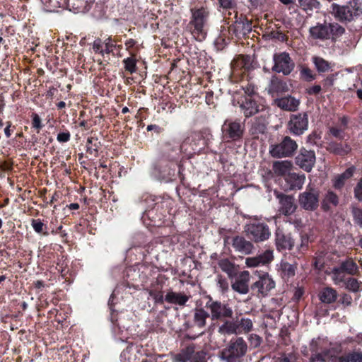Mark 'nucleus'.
Wrapping results in <instances>:
<instances>
[{
    "instance_id": "nucleus-12",
    "label": "nucleus",
    "mask_w": 362,
    "mask_h": 362,
    "mask_svg": "<svg viewBox=\"0 0 362 362\" xmlns=\"http://www.w3.org/2000/svg\"><path fill=\"white\" fill-rule=\"evenodd\" d=\"M276 196L279 199V212L281 214L290 216L296 211L297 205L295 203V199L293 196L281 193H277Z\"/></svg>"
},
{
    "instance_id": "nucleus-32",
    "label": "nucleus",
    "mask_w": 362,
    "mask_h": 362,
    "mask_svg": "<svg viewBox=\"0 0 362 362\" xmlns=\"http://www.w3.org/2000/svg\"><path fill=\"white\" fill-rule=\"evenodd\" d=\"M344 285L347 290L354 293L362 291V282L354 278H348Z\"/></svg>"
},
{
    "instance_id": "nucleus-27",
    "label": "nucleus",
    "mask_w": 362,
    "mask_h": 362,
    "mask_svg": "<svg viewBox=\"0 0 362 362\" xmlns=\"http://www.w3.org/2000/svg\"><path fill=\"white\" fill-rule=\"evenodd\" d=\"M218 264L221 269L223 272L226 273L230 279H233L237 276V267L228 259H222L219 260Z\"/></svg>"
},
{
    "instance_id": "nucleus-58",
    "label": "nucleus",
    "mask_w": 362,
    "mask_h": 362,
    "mask_svg": "<svg viewBox=\"0 0 362 362\" xmlns=\"http://www.w3.org/2000/svg\"><path fill=\"white\" fill-rule=\"evenodd\" d=\"M341 303L345 306H350L352 303L351 296L348 294H344L341 298Z\"/></svg>"
},
{
    "instance_id": "nucleus-22",
    "label": "nucleus",
    "mask_w": 362,
    "mask_h": 362,
    "mask_svg": "<svg viewBox=\"0 0 362 362\" xmlns=\"http://www.w3.org/2000/svg\"><path fill=\"white\" fill-rule=\"evenodd\" d=\"M332 14L337 20L340 21H351V14L349 13V10L348 9L346 5L339 6L334 4L332 6Z\"/></svg>"
},
{
    "instance_id": "nucleus-48",
    "label": "nucleus",
    "mask_w": 362,
    "mask_h": 362,
    "mask_svg": "<svg viewBox=\"0 0 362 362\" xmlns=\"http://www.w3.org/2000/svg\"><path fill=\"white\" fill-rule=\"evenodd\" d=\"M345 180L346 179L341 175H338L333 181L334 187L341 189L344 185Z\"/></svg>"
},
{
    "instance_id": "nucleus-47",
    "label": "nucleus",
    "mask_w": 362,
    "mask_h": 362,
    "mask_svg": "<svg viewBox=\"0 0 362 362\" xmlns=\"http://www.w3.org/2000/svg\"><path fill=\"white\" fill-rule=\"evenodd\" d=\"M93 49L95 52H98L102 56H104V49H102V41L100 39H97L93 42Z\"/></svg>"
},
{
    "instance_id": "nucleus-20",
    "label": "nucleus",
    "mask_w": 362,
    "mask_h": 362,
    "mask_svg": "<svg viewBox=\"0 0 362 362\" xmlns=\"http://www.w3.org/2000/svg\"><path fill=\"white\" fill-rule=\"evenodd\" d=\"M285 180L288 184L290 189H300L305 183V176L304 174L288 173Z\"/></svg>"
},
{
    "instance_id": "nucleus-60",
    "label": "nucleus",
    "mask_w": 362,
    "mask_h": 362,
    "mask_svg": "<svg viewBox=\"0 0 362 362\" xmlns=\"http://www.w3.org/2000/svg\"><path fill=\"white\" fill-rule=\"evenodd\" d=\"M220 6L223 8H229L231 7V0H218Z\"/></svg>"
},
{
    "instance_id": "nucleus-37",
    "label": "nucleus",
    "mask_w": 362,
    "mask_h": 362,
    "mask_svg": "<svg viewBox=\"0 0 362 362\" xmlns=\"http://www.w3.org/2000/svg\"><path fill=\"white\" fill-rule=\"evenodd\" d=\"M256 257L258 262H259V266L264 265L266 264L270 263L273 260V250H267L262 254H260Z\"/></svg>"
},
{
    "instance_id": "nucleus-13",
    "label": "nucleus",
    "mask_w": 362,
    "mask_h": 362,
    "mask_svg": "<svg viewBox=\"0 0 362 362\" xmlns=\"http://www.w3.org/2000/svg\"><path fill=\"white\" fill-rule=\"evenodd\" d=\"M177 360L181 362H206L204 351L195 352L194 346H187L177 356Z\"/></svg>"
},
{
    "instance_id": "nucleus-54",
    "label": "nucleus",
    "mask_w": 362,
    "mask_h": 362,
    "mask_svg": "<svg viewBox=\"0 0 362 362\" xmlns=\"http://www.w3.org/2000/svg\"><path fill=\"white\" fill-rule=\"evenodd\" d=\"M245 264L248 267H256L259 266V262H258L257 257L246 258Z\"/></svg>"
},
{
    "instance_id": "nucleus-24",
    "label": "nucleus",
    "mask_w": 362,
    "mask_h": 362,
    "mask_svg": "<svg viewBox=\"0 0 362 362\" xmlns=\"http://www.w3.org/2000/svg\"><path fill=\"white\" fill-rule=\"evenodd\" d=\"M221 334H240L239 325L237 320H226L219 327L218 330Z\"/></svg>"
},
{
    "instance_id": "nucleus-41",
    "label": "nucleus",
    "mask_w": 362,
    "mask_h": 362,
    "mask_svg": "<svg viewBox=\"0 0 362 362\" xmlns=\"http://www.w3.org/2000/svg\"><path fill=\"white\" fill-rule=\"evenodd\" d=\"M31 226L37 233H43L44 230L46 228L45 224L40 219H32Z\"/></svg>"
},
{
    "instance_id": "nucleus-55",
    "label": "nucleus",
    "mask_w": 362,
    "mask_h": 362,
    "mask_svg": "<svg viewBox=\"0 0 362 362\" xmlns=\"http://www.w3.org/2000/svg\"><path fill=\"white\" fill-rule=\"evenodd\" d=\"M334 75H330L327 76L325 79L323 81V86L325 88L328 89L330 87H332L334 83Z\"/></svg>"
},
{
    "instance_id": "nucleus-59",
    "label": "nucleus",
    "mask_w": 362,
    "mask_h": 362,
    "mask_svg": "<svg viewBox=\"0 0 362 362\" xmlns=\"http://www.w3.org/2000/svg\"><path fill=\"white\" fill-rule=\"evenodd\" d=\"M321 90H322V88L320 85H315V86L308 88L307 93L309 95H317L321 91Z\"/></svg>"
},
{
    "instance_id": "nucleus-3",
    "label": "nucleus",
    "mask_w": 362,
    "mask_h": 362,
    "mask_svg": "<svg viewBox=\"0 0 362 362\" xmlns=\"http://www.w3.org/2000/svg\"><path fill=\"white\" fill-rule=\"evenodd\" d=\"M298 148V144L290 136H286L281 141L269 146V153L274 158L290 157Z\"/></svg>"
},
{
    "instance_id": "nucleus-63",
    "label": "nucleus",
    "mask_w": 362,
    "mask_h": 362,
    "mask_svg": "<svg viewBox=\"0 0 362 362\" xmlns=\"http://www.w3.org/2000/svg\"><path fill=\"white\" fill-rule=\"evenodd\" d=\"M282 4L285 6H288L291 4H293L296 0H279Z\"/></svg>"
},
{
    "instance_id": "nucleus-56",
    "label": "nucleus",
    "mask_w": 362,
    "mask_h": 362,
    "mask_svg": "<svg viewBox=\"0 0 362 362\" xmlns=\"http://www.w3.org/2000/svg\"><path fill=\"white\" fill-rule=\"evenodd\" d=\"M148 294L150 296L153 297L156 302H163V294L161 292H156L152 290L148 291Z\"/></svg>"
},
{
    "instance_id": "nucleus-35",
    "label": "nucleus",
    "mask_w": 362,
    "mask_h": 362,
    "mask_svg": "<svg viewBox=\"0 0 362 362\" xmlns=\"http://www.w3.org/2000/svg\"><path fill=\"white\" fill-rule=\"evenodd\" d=\"M338 362H362L361 353H352L341 356L337 358Z\"/></svg>"
},
{
    "instance_id": "nucleus-51",
    "label": "nucleus",
    "mask_w": 362,
    "mask_h": 362,
    "mask_svg": "<svg viewBox=\"0 0 362 362\" xmlns=\"http://www.w3.org/2000/svg\"><path fill=\"white\" fill-rule=\"evenodd\" d=\"M218 285L223 293L228 290V283L227 280L223 279L222 276L218 277Z\"/></svg>"
},
{
    "instance_id": "nucleus-5",
    "label": "nucleus",
    "mask_w": 362,
    "mask_h": 362,
    "mask_svg": "<svg viewBox=\"0 0 362 362\" xmlns=\"http://www.w3.org/2000/svg\"><path fill=\"white\" fill-rule=\"evenodd\" d=\"M206 307L210 311L209 314L212 320L230 318L233 314V311L229 305L222 303L220 301L210 300L206 303Z\"/></svg>"
},
{
    "instance_id": "nucleus-14",
    "label": "nucleus",
    "mask_w": 362,
    "mask_h": 362,
    "mask_svg": "<svg viewBox=\"0 0 362 362\" xmlns=\"http://www.w3.org/2000/svg\"><path fill=\"white\" fill-rule=\"evenodd\" d=\"M275 287V283L269 275L266 273L259 276V280L254 283L252 289H257L259 296L264 297Z\"/></svg>"
},
{
    "instance_id": "nucleus-36",
    "label": "nucleus",
    "mask_w": 362,
    "mask_h": 362,
    "mask_svg": "<svg viewBox=\"0 0 362 362\" xmlns=\"http://www.w3.org/2000/svg\"><path fill=\"white\" fill-rule=\"evenodd\" d=\"M270 90L272 92L284 93L288 90L287 85L285 82L276 79L272 81Z\"/></svg>"
},
{
    "instance_id": "nucleus-23",
    "label": "nucleus",
    "mask_w": 362,
    "mask_h": 362,
    "mask_svg": "<svg viewBox=\"0 0 362 362\" xmlns=\"http://www.w3.org/2000/svg\"><path fill=\"white\" fill-rule=\"evenodd\" d=\"M292 166V163L288 160L275 161L272 165V170L276 175L286 177L291 173Z\"/></svg>"
},
{
    "instance_id": "nucleus-53",
    "label": "nucleus",
    "mask_w": 362,
    "mask_h": 362,
    "mask_svg": "<svg viewBox=\"0 0 362 362\" xmlns=\"http://www.w3.org/2000/svg\"><path fill=\"white\" fill-rule=\"evenodd\" d=\"M245 93L247 95L245 97H252V95L255 93V87L252 84H247L243 87Z\"/></svg>"
},
{
    "instance_id": "nucleus-29",
    "label": "nucleus",
    "mask_w": 362,
    "mask_h": 362,
    "mask_svg": "<svg viewBox=\"0 0 362 362\" xmlns=\"http://www.w3.org/2000/svg\"><path fill=\"white\" fill-rule=\"evenodd\" d=\"M312 62L319 72H327L332 68V64L320 57H313Z\"/></svg>"
},
{
    "instance_id": "nucleus-25",
    "label": "nucleus",
    "mask_w": 362,
    "mask_h": 362,
    "mask_svg": "<svg viewBox=\"0 0 362 362\" xmlns=\"http://www.w3.org/2000/svg\"><path fill=\"white\" fill-rule=\"evenodd\" d=\"M165 299L169 303L183 306L189 300V297L182 293L170 291L165 295Z\"/></svg>"
},
{
    "instance_id": "nucleus-34",
    "label": "nucleus",
    "mask_w": 362,
    "mask_h": 362,
    "mask_svg": "<svg viewBox=\"0 0 362 362\" xmlns=\"http://www.w3.org/2000/svg\"><path fill=\"white\" fill-rule=\"evenodd\" d=\"M237 322L240 333H248L252 329L253 323L250 319L243 317L240 320H237Z\"/></svg>"
},
{
    "instance_id": "nucleus-28",
    "label": "nucleus",
    "mask_w": 362,
    "mask_h": 362,
    "mask_svg": "<svg viewBox=\"0 0 362 362\" xmlns=\"http://www.w3.org/2000/svg\"><path fill=\"white\" fill-rule=\"evenodd\" d=\"M337 297L336 290L332 288H325L320 293V299L322 303H332L334 302Z\"/></svg>"
},
{
    "instance_id": "nucleus-57",
    "label": "nucleus",
    "mask_w": 362,
    "mask_h": 362,
    "mask_svg": "<svg viewBox=\"0 0 362 362\" xmlns=\"http://www.w3.org/2000/svg\"><path fill=\"white\" fill-rule=\"evenodd\" d=\"M57 139L59 142H67L70 139V134L69 132L59 133Z\"/></svg>"
},
{
    "instance_id": "nucleus-8",
    "label": "nucleus",
    "mask_w": 362,
    "mask_h": 362,
    "mask_svg": "<svg viewBox=\"0 0 362 362\" xmlns=\"http://www.w3.org/2000/svg\"><path fill=\"white\" fill-rule=\"evenodd\" d=\"M222 130L225 136L233 141H237L243 136L245 124L240 120H226L222 127Z\"/></svg>"
},
{
    "instance_id": "nucleus-64",
    "label": "nucleus",
    "mask_w": 362,
    "mask_h": 362,
    "mask_svg": "<svg viewBox=\"0 0 362 362\" xmlns=\"http://www.w3.org/2000/svg\"><path fill=\"white\" fill-rule=\"evenodd\" d=\"M136 44V42L135 40H132V39H129V40H127L125 43V45L127 47H132L133 46H134Z\"/></svg>"
},
{
    "instance_id": "nucleus-62",
    "label": "nucleus",
    "mask_w": 362,
    "mask_h": 362,
    "mask_svg": "<svg viewBox=\"0 0 362 362\" xmlns=\"http://www.w3.org/2000/svg\"><path fill=\"white\" fill-rule=\"evenodd\" d=\"M11 127V123L10 122H7V127L4 129V133L7 138H9L11 135V132H10Z\"/></svg>"
},
{
    "instance_id": "nucleus-45",
    "label": "nucleus",
    "mask_w": 362,
    "mask_h": 362,
    "mask_svg": "<svg viewBox=\"0 0 362 362\" xmlns=\"http://www.w3.org/2000/svg\"><path fill=\"white\" fill-rule=\"evenodd\" d=\"M32 127L36 129L37 130V132H39L40 129H41L42 127L41 119L40 116L36 113H33L32 115Z\"/></svg>"
},
{
    "instance_id": "nucleus-38",
    "label": "nucleus",
    "mask_w": 362,
    "mask_h": 362,
    "mask_svg": "<svg viewBox=\"0 0 362 362\" xmlns=\"http://www.w3.org/2000/svg\"><path fill=\"white\" fill-rule=\"evenodd\" d=\"M124 69L130 74L135 73L136 71V61L133 57H128L123 60Z\"/></svg>"
},
{
    "instance_id": "nucleus-10",
    "label": "nucleus",
    "mask_w": 362,
    "mask_h": 362,
    "mask_svg": "<svg viewBox=\"0 0 362 362\" xmlns=\"http://www.w3.org/2000/svg\"><path fill=\"white\" fill-rule=\"evenodd\" d=\"M299 204L305 210L314 211L319 205V194L311 189L300 193L298 197Z\"/></svg>"
},
{
    "instance_id": "nucleus-16",
    "label": "nucleus",
    "mask_w": 362,
    "mask_h": 362,
    "mask_svg": "<svg viewBox=\"0 0 362 362\" xmlns=\"http://www.w3.org/2000/svg\"><path fill=\"white\" fill-rule=\"evenodd\" d=\"M300 100L288 95L275 100V104L281 110L290 112L296 111L300 105Z\"/></svg>"
},
{
    "instance_id": "nucleus-43",
    "label": "nucleus",
    "mask_w": 362,
    "mask_h": 362,
    "mask_svg": "<svg viewBox=\"0 0 362 362\" xmlns=\"http://www.w3.org/2000/svg\"><path fill=\"white\" fill-rule=\"evenodd\" d=\"M300 74L303 78L307 81H311L315 79V76L310 69L308 67H303L300 70Z\"/></svg>"
},
{
    "instance_id": "nucleus-7",
    "label": "nucleus",
    "mask_w": 362,
    "mask_h": 362,
    "mask_svg": "<svg viewBox=\"0 0 362 362\" xmlns=\"http://www.w3.org/2000/svg\"><path fill=\"white\" fill-rule=\"evenodd\" d=\"M274 62L272 70L277 73H282L285 76L289 75L295 66L293 62L286 52L275 54Z\"/></svg>"
},
{
    "instance_id": "nucleus-15",
    "label": "nucleus",
    "mask_w": 362,
    "mask_h": 362,
    "mask_svg": "<svg viewBox=\"0 0 362 362\" xmlns=\"http://www.w3.org/2000/svg\"><path fill=\"white\" fill-rule=\"evenodd\" d=\"M250 277L248 271L241 272L231 283L232 289L240 294H247L249 292Z\"/></svg>"
},
{
    "instance_id": "nucleus-44",
    "label": "nucleus",
    "mask_w": 362,
    "mask_h": 362,
    "mask_svg": "<svg viewBox=\"0 0 362 362\" xmlns=\"http://www.w3.org/2000/svg\"><path fill=\"white\" fill-rule=\"evenodd\" d=\"M281 268L284 274L287 276H292L295 274V267L288 263H283Z\"/></svg>"
},
{
    "instance_id": "nucleus-40",
    "label": "nucleus",
    "mask_w": 362,
    "mask_h": 362,
    "mask_svg": "<svg viewBox=\"0 0 362 362\" xmlns=\"http://www.w3.org/2000/svg\"><path fill=\"white\" fill-rule=\"evenodd\" d=\"M329 357V351H323L322 353L313 355L310 358V362H326Z\"/></svg>"
},
{
    "instance_id": "nucleus-21",
    "label": "nucleus",
    "mask_w": 362,
    "mask_h": 362,
    "mask_svg": "<svg viewBox=\"0 0 362 362\" xmlns=\"http://www.w3.org/2000/svg\"><path fill=\"white\" fill-rule=\"evenodd\" d=\"M210 314L203 308H196L193 314L194 325L200 329L204 328Z\"/></svg>"
},
{
    "instance_id": "nucleus-52",
    "label": "nucleus",
    "mask_w": 362,
    "mask_h": 362,
    "mask_svg": "<svg viewBox=\"0 0 362 362\" xmlns=\"http://www.w3.org/2000/svg\"><path fill=\"white\" fill-rule=\"evenodd\" d=\"M94 140L93 137H89L88 139V145H87V152L90 153V155H93L95 156L98 153V149L97 147H93L90 146V144L93 143V141Z\"/></svg>"
},
{
    "instance_id": "nucleus-46",
    "label": "nucleus",
    "mask_w": 362,
    "mask_h": 362,
    "mask_svg": "<svg viewBox=\"0 0 362 362\" xmlns=\"http://www.w3.org/2000/svg\"><path fill=\"white\" fill-rule=\"evenodd\" d=\"M266 130V126L263 123H253L251 132L252 134L264 133Z\"/></svg>"
},
{
    "instance_id": "nucleus-49",
    "label": "nucleus",
    "mask_w": 362,
    "mask_h": 362,
    "mask_svg": "<svg viewBox=\"0 0 362 362\" xmlns=\"http://www.w3.org/2000/svg\"><path fill=\"white\" fill-rule=\"evenodd\" d=\"M344 129H340L338 127H331L329 129V132L332 136H334L336 138L342 139L343 138V134H344Z\"/></svg>"
},
{
    "instance_id": "nucleus-2",
    "label": "nucleus",
    "mask_w": 362,
    "mask_h": 362,
    "mask_svg": "<svg viewBox=\"0 0 362 362\" xmlns=\"http://www.w3.org/2000/svg\"><path fill=\"white\" fill-rule=\"evenodd\" d=\"M247 351V345L242 337L230 340L228 346L221 352L222 358L226 362H242Z\"/></svg>"
},
{
    "instance_id": "nucleus-26",
    "label": "nucleus",
    "mask_w": 362,
    "mask_h": 362,
    "mask_svg": "<svg viewBox=\"0 0 362 362\" xmlns=\"http://www.w3.org/2000/svg\"><path fill=\"white\" fill-rule=\"evenodd\" d=\"M338 204V196L332 191L328 190L322 200L321 206L324 211H329L332 206H337Z\"/></svg>"
},
{
    "instance_id": "nucleus-19",
    "label": "nucleus",
    "mask_w": 362,
    "mask_h": 362,
    "mask_svg": "<svg viewBox=\"0 0 362 362\" xmlns=\"http://www.w3.org/2000/svg\"><path fill=\"white\" fill-rule=\"evenodd\" d=\"M232 245L236 251L243 255L250 254L254 248L250 241L240 236H236L233 239Z\"/></svg>"
},
{
    "instance_id": "nucleus-17",
    "label": "nucleus",
    "mask_w": 362,
    "mask_h": 362,
    "mask_svg": "<svg viewBox=\"0 0 362 362\" xmlns=\"http://www.w3.org/2000/svg\"><path fill=\"white\" fill-rule=\"evenodd\" d=\"M240 103V107L246 117H251L259 112V105L252 97H244Z\"/></svg>"
},
{
    "instance_id": "nucleus-9",
    "label": "nucleus",
    "mask_w": 362,
    "mask_h": 362,
    "mask_svg": "<svg viewBox=\"0 0 362 362\" xmlns=\"http://www.w3.org/2000/svg\"><path fill=\"white\" fill-rule=\"evenodd\" d=\"M334 28H336L337 31L339 33H343L344 29L336 24L335 25L332 24H317L315 26L310 28V34L314 39L325 40L330 37L331 34L333 31Z\"/></svg>"
},
{
    "instance_id": "nucleus-1",
    "label": "nucleus",
    "mask_w": 362,
    "mask_h": 362,
    "mask_svg": "<svg viewBox=\"0 0 362 362\" xmlns=\"http://www.w3.org/2000/svg\"><path fill=\"white\" fill-rule=\"evenodd\" d=\"M192 18L188 23L187 29L194 38L198 41H202L206 36L204 26L209 15L208 11L204 8L192 9Z\"/></svg>"
},
{
    "instance_id": "nucleus-33",
    "label": "nucleus",
    "mask_w": 362,
    "mask_h": 362,
    "mask_svg": "<svg viewBox=\"0 0 362 362\" xmlns=\"http://www.w3.org/2000/svg\"><path fill=\"white\" fill-rule=\"evenodd\" d=\"M299 6L305 11H312L320 7V2L317 0H298Z\"/></svg>"
},
{
    "instance_id": "nucleus-11",
    "label": "nucleus",
    "mask_w": 362,
    "mask_h": 362,
    "mask_svg": "<svg viewBox=\"0 0 362 362\" xmlns=\"http://www.w3.org/2000/svg\"><path fill=\"white\" fill-rule=\"evenodd\" d=\"M296 163L306 172L311 171L315 163V152L304 148H301L296 158Z\"/></svg>"
},
{
    "instance_id": "nucleus-4",
    "label": "nucleus",
    "mask_w": 362,
    "mask_h": 362,
    "mask_svg": "<svg viewBox=\"0 0 362 362\" xmlns=\"http://www.w3.org/2000/svg\"><path fill=\"white\" fill-rule=\"evenodd\" d=\"M246 235L255 243L269 239L271 233L268 226L264 223H250L245 226Z\"/></svg>"
},
{
    "instance_id": "nucleus-39",
    "label": "nucleus",
    "mask_w": 362,
    "mask_h": 362,
    "mask_svg": "<svg viewBox=\"0 0 362 362\" xmlns=\"http://www.w3.org/2000/svg\"><path fill=\"white\" fill-rule=\"evenodd\" d=\"M332 279L335 284H339L341 282H343L344 284L346 279H344V271H342L340 267L338 269H334L333 270Z\"/></svg>"
},
{
    "instance_id": "nucleus-30",
    "label": "nucleus",
    "mask_w": 362,
    "mask_h": 362,
    "mask_svg": "<svg viewBox=\"0 0 362 362\" xmlns=\"http://www.w3.org/2000/svg\"><path fill=\"white\" fill-rule=\"evenodd\" d=\"M346 6L351 14V21L362 14V2L359 0H350Z\"/></svg>"
},
{
    "instance_id": "nucleus-50",
    "label": "nucleus",
    "mask_w": 362,
    "mask_h": 362,
    "mask_svg": "<svg viewBox=\"0 0 362 362\" xmlns=\"http://www.w3.org/2000/svg\"><path fill=\"white\" fill-rule=\"evenodd\" d=\"M354 194L358 200H362V178L359 180L354 189Z\"/></svg>"
},
{
    "instance_id": "nucleus-18",
    "label": "nucleus",
    "mask_w": 362,
    "mask_h": 362,
    "mask_svg": "<svg viewBox=\"0 0 362 362\" xmlns=\"http://www.w3.org/2000/svg\"><path fill=\"white\" fill-rule=\"evenodd\" d=\"M275 243L279 251L290 250L294 246V241L289 235H286L281 230H276Z\"/></svg>"
},
{
    "instance_id": "nucleus-6",
    "label": "nucleus",
    "mask_w": 362,
    "mask_h": 362,
    "mask_svg": "<svg viewBox=\"0 0 362 362\" xmlns=\"http://www.w3.org/2000/svg\"><path fill=\"white\" fill-rule=\"evenodd\" d=\"M308 128V116L305 112L292 115L288 122L289 132L297 136L303 134Z\"/></svg>"
},
{
    "instance_id": "nucleus-42",
    "label": "nucleus",
    "mask_w": 362,
    "mask_h": 362,
    "mask_svg": "<svg viewBox=\"0 0 362 362\" xmlns=\"http://www.w3.org/2000/svg\"><path fill=\"white\" fill-rule=\"evenodd\" d=\"M352 214L356 223L362 228V210L361 209L353 206Z\"/></svg>"
},
{
    "instance_id": "nucleus-61",
    "label": "nucleus",
    "mask_w": 362,
    "mask_h": 362,
    "mask_svg": "<svg viewBox=\"0 0 362 362\" xmlns=\"http://www.w3.org/2000/svg\"><path fill=\"white\" fill-rule=\"evenodd\" d=\"M354 172V168H349L344 173L341 175L346 180L353 175Z\"/></svg>"
},
{
    "instance_id": "nucleus-31",
    "label": "nucleus",
    "mask_w": 362,
    "mask_h": 362,
    "mask_svg": "<svg viewBox=\"0 0 362 362\" xmlns=\"http://www.w3.org/2000/svg\"><path fill=\"white\" fill-rule=\"evenodd\" d=\"M340 268L344 272H346L350 275H355L358 272V267L352 259L343 262L341 264Z\"/></svg>"
}]
</instances>
